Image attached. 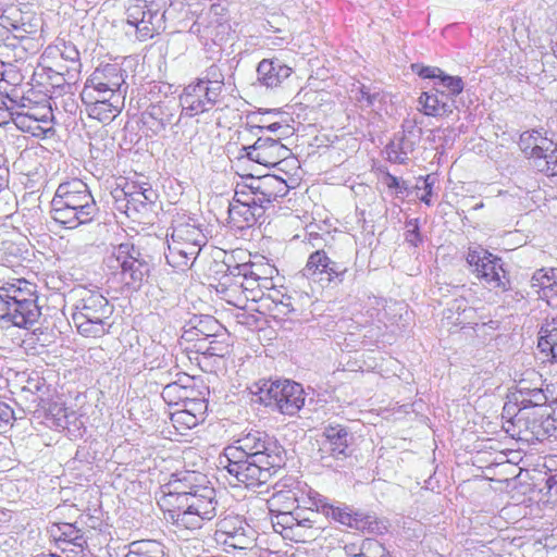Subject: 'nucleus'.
Returning <instances> with one entry per match:
<instances>
[{"instance_id":"43","label":"nucleus","mask_w":557,"mask_h":557,"mask_svg":"<svg viewBox=\"0 0 557 557\" xmlns=\"http://www.w3.org/2000/svg\"><path fill=\"white\" fill-rule=\"evenodd\" d=\"M271 113H275V110H270L265 112H255L249 114L247 116V122L245 126L246 129L255 136L265 135L264 129L269 124L268 120L265 119V115Z\"/></svg>"},{"instance_id":"28","label":"nucleus","mask_w":557,"mask_h":557,"mask_svg":"<svg viewBox=\"0 0 557 557\" xmlns=\"http://www.w3.org/2000/svg\"><path fill=\"white\" fill-rule=\"evenodd\" d=\"M26 301V299H36L35 285L27 281L18 280L16 283H8L0 287V300Z\"/></svg>"},{"instance_id":"45","label":"nucleus","mask_w":557,"mask_h":557,"mask_svg":"<svg viewBox=\"0 0 557 557\" xmlns=\"http://www.w3.org/2000/svg\"><path fill=\"white\" fill-rule=\"evenodd\" d=\"M437 84L447 90L446 95H449L451 99H455V97L461 94L465 88V84L461 77L451 76L445 74L444 72Z\"/></svg>"},{"instance_id":"2","label":"nucleus","mask_w":557,"mask_h":557,"mask_svg":"<svg viewBox=\"0 0 557 557\" xmlns=\"http://www.w3.org/2000/svg\"><path fill=\"white\" fill-rule=\"evenodd\" d=\"M164 488L159 505L164 519L178 530H198L205 520L216 516V493L206 475L195 471L175 473Z\"/></svg>"},{"instance_id":"27","label":"nucleus","mask_w":557,"mask_h":557,"mask_svg":"<svg viewBox=\"0 0 557 557\" xmlns=\"http://www.w3.org/2000/svg\"><path fill=\"white\" fill-rule=\"evenodd\" d=\"M51 534L58 542L73 545L72 550L76 554L83 553L87 546V540L84 533L76 525L71 523H60L52 528Z\"/></svg>"},{"instance_id":"50","label":"nucleus","mask_w":557,"mask_h":557,"mask_svg":"<svg viewBox=\"0 0 557 557\" xmlns=\"http://www.w3.org/2000/svg\"><path fill=\"white\" fill-rule=\"evenodd\" d=\"M261 268H262V265H256L255 263L236 264L231 270V274L234 277H236V278L240 277L242 280L259 277V276H262Z\"/></svg>"},{"instance_id":"60","label":"nucleus","mask_w":557,"mask_h":557,"mask_svg":"<svg viewBox=\"0 0 557 557\" xmlns=\"http://www.w3.org/2000/svg\"><path fill=\"white\" fill-rule=\"evenodd\" d=\"M385 184L388 188H394L398 193H404L408 188L406 182L400 181L398 177H396L389 173H387V175H386Z\"/></svg>"},{"instance_id":"25","label":"nucleus","mask_w":557,"mask_h":557,"mask_svg":"<svg viewBox=\"0 0 557 557\" xmlns=\"http://www.w3.org/2000/svg\"><path fill=\"white\" fill-rule=\"evenodd\" d=\"M124 201L123 206L124 211L127 215H131L132 212H143L148 209V206L152 205L157 199L156 191L151 188H137L136 186L127 187L123 189ZM122 209V206H119Z\"/></svg>"},{"instance_id":"55","label":"nucleus","mask_w":557,"mask_h":557,"mask_svg":"<svg viewBox=\"0 0 557 557\" xmlns=\"http://www.w3.org/2000/svg\"><path fill=\"white\" fill-rule=\"evenodd\" d=\"M13 121L15 125L22 131H29L32 129V123H36L38 119L34 117L28 111H18L16 109L14 112Z\"/></svg>"},{"instance_id":"54","label":"nucleus","mask_w":557,"mask_h":557,"mask_svg":"<svg viewBox=\"0 0 557 557\" xmlns=\"http://www.w3.org/2000/svg\"><path fill=\"white\" fill-rule=\"evenodd\" d=\"M207 401L202 398H196L195 400H189L186 405L182 406V409L188 413L194 414L196 418L200 420H205V416L207 412Z\"/></svg>"},{"instance_id":"39","label":"nucleus","mask_w":557,"mask_h":557,"mask_svg":"<svg viewBox=\"0 0 557 557\" xmlns=\"http://www.w3.org/2000/svg\"><path fill=\"white\" fill-rule=\"evenodd\" d=\"M535 169L544 173L550 184L557 187V149L535 162Z\"/></svg>"},{"instance_id":"11","label":"nucleus","mask_w":557,"mask_h":557,"mask_svg":"<svg viewBox=\"0 0 557 557\" xmlns=\"http://www.w3.org/2000/svg\"><path fill=\"white\" fill-rule=\"evenodd\" d=\"M242 157L264 166H275L286 160L290 150L281 141V136L259 135L249 146H243Z\"/></svg>"},{"instance_id":"47","label":"nucleus","mask_w":557,"mask_h":557,"mask_svg":"<svg viewBox=\"0 0 557 557\" xmlns=\"http://www.w3.org/2000/svg\"><path fill=\"white\" fill-rule=\"evenodd\" d=\"M224 532L230 535L231 545L236 548H248L255 542V532L252 530H250V535L246 534L243 528L235 529L233 532L224 530Z\"/></svg>"},{"instance_id":"24","label":"nucleus","mask_w":557,"mask_h":557,"mask_svg":"<svg viewBox=\"0 0 557 557\" xmlns=\"http://www.w3.org/2000/svg\"><path fill=\"white\" fill-rule=\"evenodd\" d=\"M268 209L230 203L228 207V224L232 228L243 231L255 225Z\"/></svg>"},{"instance_id":"63","label":"nucleus","mask_w":557,"mask_h":557,"mask_svg":"<svg viewBox=\"0 0 557 557\" xmlns=\"http://www.w3.org/2000/svg\"><path fill=\"white\" fill-rule=\"evenodd\" d=\"M433 184H434V182L431 181V176L428 175L424 178V190H425V194L423 196H421V198H420V200L422 202H424L425 205H428V206L431 205V196H432Z\"/></svg>"},{"instance_id":"8","label":"nucleus","mask_w":557,"mask_h":557,"mask_svg":"<svg viewBox=\"0 0 557 557\" xmlns=\"http://www.w3.org/2000/svg\"><path fill=\"white\" fill-rule=\"evenodd\" d=\"M467 262L473 268L476 277L491 289L498 288L504 292L509 288V280L499 257L478 246L469 248Z\"/></svg>"},{"instance_id":"37","label":"nucleus","mask_w":557,"mask_h":557,"mask_svg":"<svg viewBox=\"0 0 557 557\" xmlns=\"http://www.w3.org/2000/svg\"><path fill=\"white\" fill-rule=\"evenodd\" d=\"M196 347L197 351L206 357H224L228 354V345L224 341H219L218 336L198 338Z\"/></svg>"},{"instance_id":"9","label":"nucleus","mask_w":557,"mask_h":557,"mask_svg":"<svg viewBox=\"0 0 557 557\" xmlns=\"http://www.w3.org/2000/svg\"><path fill=\"white\" fill-rule=\"evenodd\" d=\"M348 272L347 262L331 259L324 249H317L310 253L301 271L302 276L309 281L326 285L342 284Z\"/></svg>"},{"instance_id":"33","label":"nucleus","mask_w":557,"mask_h":557,"mask_svg":"<svg viewBox=\"0 0 557 557\" xmlns=\"http://www.w3.org/2000/svg\"><path fill=\"white\" fill-rule=\"evenodd\" d=\"M276 515L272 518L274 530L285 537L294 540V528L296 527V509H275Z\"/></svg>"},{"instance_id":"10","label":"nucleus","mask_w":557,"mask_h":557,"mask_svg":"<svg viewBox=\"0 0 557 557\" xmlns=\"http://www.w3.org/2000/svg\"><path fill=\"white\" fill-rule=\"evenodd\" d=\"M124 75L117 64H104L97 67L88 77L82 91V98H91L95 95L110 96V94L125 95L126 89L122 90L124 85Z\"/></svg>"},{"instance_id":"44","label":"nucleus","mask_w":557,"mask_h":557,"mask_svg":"<svg viewBox=\"0 0 557 557\" xmlns=\"http://www.w3.org/2000/svg\"><path fill=\"white\" fill-rule=\"evenodd\" d=\"M18 78L13 64L0 61V95L8 94L7 86L14 85Z\"/></svg>"},{"instance_id":"40","label":"nucleus","mask_w":557,"mask_h":557,"mask_svg":"<svg viewBox=\"0 0 557 557\" xmlns=\"http://www.w3.org/2000/svg\"><path fill=\"white\" fill-rule=\"evenodd\" d=\"M296 502L297 497L295 492L290 490L277 491L273 493L272 497L269 500L270 510L274 512L275 509L278 508H281L282 510L294 509Z\"/></svg>"},{"instance_id":"29","label":"nucleus","mask_w":557,"mask_h":557,"mask_svg":"<svg viewBox=\"0 0 557 557\" xmlns=\"http://www.w3.org/2000/svg\"><path fill=\"white\" fill-rule=\"evenodd\" d=\"M414 146L416 141L410 136L404 134L401 138L386 146L387 159L394 163L403 164L409 159V154L414 150Z\"/></svg>"},{"instance_id":"41","label":"nucleus","mask_w":557,"mask_h":557,"mask_svg":"<svg viewBox=\"0 0 557 557\" xmlns=\"http://www.w3.org/2000/svg\"><path fill=\"white\" fill-rule=\"evenodd\" d=\"M186 394V384L172 382L166 384L161 393L163 400L170 406H180Z\"/></svg>"},{"instance_id":"62","label":"nucleus","mask_w":557,"mask_h":557,"mask_svg":"<svg viewBox=\"0 0 557 557\" xmlns=\"http://www.w3.org/2000/svg\"><path fill=\"white\" fill-rule=\"evenodd\" d=\"M405 240L413 247H418L423 243V237L419 230H406Z\"/></svg>"},{"instance_id":"13","label":"nucleus","mask_w":557,"mask_h":557,"mask_svg":"<svg viewBox=\"0 0 557 557\" xmlns=\"http://www.w3.org/2000/svg\"><path fill=\"white\" fill-rule=\"evenodd\" d=\"M203 84V82L198 83L196 81L187 85L180 96L182 112L190 117L209 112L220 100V96L214 91L215 89Z\"/></svg>"},{"instance_id":"49","label":"nucleus","mask_w":557,"mask_h":557,"mask_svg":"<svg viewBox=\"0 0 557 557\" xmlns=\"http://www.w3.org/2000/svg\"><path fill=\"white\" fill-rule=\"evenodd\" d=\"M356 100L361 103V106L372 107L376 101L382 100V96L379 90H372L366 85H360L356 91Z\"/></svg>"},{"instance_id":"35","label":"nucleus","mask_w":557,"mask_h":557,"mask_svg":"<svg viewBox=\"0 0 557 557\" xmlns=\"http://www.w3.org/2000/svg\"><path fill=\"white\" fill-rule=\"evenodd\" d=\"M197 256L193 251L178 250L176 245H168L165 252L166 262L178 271L188 270L195 262Z\"/></svg>"},{"instance_id":"14","label":"nucleus","mask_w":557,"mask_h":557,"mask_svg":"<svg viewBox=\"0 0 557 557\" xmlns=\"http://www.w3.org/2000/svg\"><path fill=\"white\" fill-rule=\"evenodd\" d=\"M40 309L36 299L26 301L0 300V322L2 326H17L28 329L34 325L40 317Z\"/></svg>"},{"instance_id":"20","label":"nucleus","mask_w":557,"mask_h":557,"mask_svg":"<svg viewBox=\"0 0 557 557\" xmlns=\"http://www.w3.org/2000/svg\"><path fill=\"white\" fill-rule=\"evenodd\" d=\"M530 286L539 298L557 309V269L542 268L536 270L530 280Z\"/></svg>"},{"instance_id":"32","label":"nucleus","mask_w":557,"mask_h":557,"mask_svg":"<svg viewBox=\"0 0 557 557\" xmlns=\"http://www.w3.org/2000/svg\"><path fill=\"white\" fill-rule=\"evenodd\" d=\"M537 347L542 352H549L557 362V317L542 326Z\"/></svg>"},{"instance_id":"59","label":"nucleus","mask_w":557,"mask_h":557,"mask_svg":"<svg viewBox=\"0 0 557 557\" xmlns=\"http://www.w3.org/2000/svg\"><path fill=\"white\" fill-rule=\"evenodd\" d=\"M168 245H171V246L176 245L178 250H186L189 252L193 251V255H196V256H198L201 250V247H197L190 243L188 244L187 242L185 243L180 239L172 238V237H171V239H168Z\"/></svg>"},{"instance_id":"5","label":"nucleus","mask_w":557,"mask_h":557,"mask_svg":"<svg viewBox=\"0 0 557 557\" xmlns=\"http://www.w3.org/2000/svg\"><path fill=\"white\" fill-rule=\"evenodd\" d=\"M289 186L286 181L273 175L251 176L244 184H238L230 203L269 209L278 198L287 195Z\"/></svg>"},{"instance_id":"16","label":"nucleus","mask_w":557,"mask_h":557,"mask_svg":"<svg viewBox=\"0 0 557 557\" xmlns=\"http://www.w3.org/2000/svg\"><path fill=\"white\" fill-rule=\"evenodd\" d=\"M99 212L95 199H85V203L75 205L51 212L52 219L67 228H76L79 225L88 224L94 221Z\"/></svg>"},{"instance_id":"31","label":"nucleus","mask_w":557,"mask_h":557,"mask_svg":"<svg viewBox=\"0 0 557 557\" xmlns=\"http://www.w3.org/2000/svg\"><path fill=\"white\" fill-rule=\"evenodd\" d=\"M171 237L185 243L187 242L188 244L190 243L197 247H202L207 243V238L202 233V230L190 223H178L173 226Z\"/></svg>"},{"instance_id":"18","label":"nucleus","mask_w":557,"mask_h":557,"mask_svg":"<svg viewBox=\"0 0 557 557\" xmlns=\"http://www.w3.org/2000/svg\"><path fill=\"white\" fill-rule=\"evenodd\" d=\"M423 114L434 117H444L450 115L456 109V101L449 95L437 87L430 91H423L419 99Z\"/></svg>"},{"instance_id":"48","label":"nucleus","mask_w":557,"mask_h":557,"mask_svg":"<svg viewBox=\"0 0 557 557\" xmlns=\"http://www.w3.org/2000/svg\"><path fill=\"white\" fill-rule=\"evenodd\" d=\"M533 137L535 145V162L540 158H544V156H547L553 150H556L557 147L554 144V141L545 136L540 131L533 129Z\"/></svg>"},{"instance_id":"38","label":"nucleus","mask_w":557,"mask_h":557,"mask_svg":"<svg viewBox=\"0 0 557 557\" xmlns=\"http://www.w3.org/2000/svg\"><path fill=\"white\" fill-rule=\"evenodd\" d=\"M198 83L203 82L205 86L214 88L215 94L221 96L224 87V74L219 65H210L203 73V76L197 79Z\"/></svg>"},{"instance_id":"36","label":"nucleus","mask_w":557,"mask_h":557,"mask_svg":"<svg viewBox=\"0 0 557 557\" xmlns=\"http://www.w3.org/2000/svg\"><path fill=\"white\" fill-rule=\"evenodd\" d=\"M270 284L268 276L244 278L239 282V287L245 294L246 300L258 301L263 296L262 288H268Z\"/></svg>"},{"instance_id":"26","label":"nucleus","mask_w":557,"mask_h":557,"mask_svg":"<svg viewBox=\"0 0 557 557\" xmlns=\"http://www.w3.org/2000/svg\"><path fill=\"white\" fill-rule=\"evenodd\" d=\"M323 436L325 441L323 447L334 457L346 456L349 446V433L346 426L330 423L324 428Z\"/></svg>"},{"instance_id":"30","label":"nucleus","mask_w":557,"mask_h":557,"mask_svg":"<svg viewBox=\"0 0 557 557\" xmlns=\"http://www.w3.org/2000/svg\"><path fill=\"white\" fill-rule=\"evenodd\" d=\"M125 557H168L164 546L156 540L134 541L128 545Z\"/></svg>"},{"instance_id":"7","label":"nucleus","mask_w":557,"mask_h":557,"mask_svg":"<svg viewBox=\"0 0 557 557\" xmlns=\"http://www.w3.org/2000/svg\"><path fill=\"white\" fill-rule=\"evenodd\" d=\"M261 400L274 406L281 413L294 416L305 405V392L299 383L284 380L264 383L260 388Z\"/></svg>"},{"instance_id":"12","label":"nucleus","mask_w":557,"mask_h":557,"mask_svg":"<svg viewBox=\"0 0 557 557\" xmlns=\"http://www.w3.org/2000/svg\"><path fill=\"white\" fill-rule=\"evenodd\" d=\"M313 504L318 506V510H321L325 517L331 518L343 525L359 531L375 532L379 530V522L372 515L354 511L350 507L344 504L337 506L330 504L321 496H319Z\"/></svg>"},{"instance_id":"4","label":"nucleus","mask_w":557,"mask_h":557,"mask_svg":"<svg viewBox=\"0 0 557 557\" xmlns=\"http://www.w3.org/2000/svg\"><path fill=\"white\" fill-rule=\"evenodd\" d=\"M108 265L119 270L120 280L128 290L136 292L147 282L151 265L148 257L133 244L123 243L113 247Z\"/></svg>"},{"instance_id":"58","label":"nucleus","mask_w":557,"mask_h":557,"mask_svg":"<svg viewBox=\"0 0 557 557\" xmlns=\"http://www.w3.org/2000/svg\"><path fill=\"white\" fill-rule=\"evenodd\" d=\"M288 128H289L288 125H283L280 122H271L267 125L264 132L272 133L275 135V137L281 136V140H282L283 137L287 136Z\"/></svg>"},{"instance_id":"34","label":"nucleus","mask_w":557,"mask_h":557,"mask_svg":"<svg viewBox=\"0 0 557 557\" xmlns=\"http://www.w3.org/2000/svg\"><path fill=\"white\" fill-rule=\"evenodd\" d=\"M547 401V397L541 388H532L530 398L521 399V407L518 409V412L513 417V423L520 424L522 421L529 419L528 409L529 408H540L543 407Z\"/></svg>"},{"instance_id":"56","label":"nucleus","mask_w":557,"mask_h":557,"mask_svg":"<svg viewBox=\"0 0 557 557\" xmlns=\"http://www.w3.org/2000/svg\"><path fill=\"white\" fill-rule=\"evenodd\" d=\"M61 57L72 63L73 71H79V52L74 46L64 45V49L61 51Z\"/></svg>"},{"instance_id":"21","label":"nucleus","mask_w":557,"mask_h":557,"mask_svg":"<svg viewBox=\"0 0 557 557\" xmlns=\"http://www.w3.org/2000/svg\"><path fill=\"white\" fill-rule=\"evenodd\" d=\"M88 100H90L88 106L89 116L100 122L112 121L120 114L124 106V96L121 94H110V96L102 97L94 94V97L88 98Z\"/></svg>"},{"instance_id":"42","label":"nucleus","mask_w":557,"mask_h":557,"mask_svg":"<svg viewBox=\"0 0 557 557\" xmlns=\"http://www.w3.org/2000/svg\"><path fill=\"white\" fill-rule=\"evenodd\" d=\"M171 421L173 426L181 433H183V431L190 430L202 422V420L184 411L182 408L171 414Z\"/></svg>"},{"instance_id":"22","label":"nucleus","mask_w":557,"mask_h":557,"mask_svg":"<svg viewBox=\"0 0 557 557\" xmlns=\"http://www.w3.org/2000/svg\"><path fill=\"white\" fill-rule=\"evenodd\" d=\"M293 70L277 58L263 59L257 66V82L267 88L278 87Z\"/></svg>"},{"instance_id":"1","label":"nucleus","mask_w":557,"mask_h":557,"mask_svg":"<svg viewBox=\"0 0 557 557\" xmlns=\"http://www.w3.org/2000/svg\"><path fill=\"white\" fill-rule=\"evenodd\" d=\"M284 455L283 446L274 436L251 430L224 448L219 466L238 484L255 488L270 481L284 465Z\"/></svg>"},{"instance_id":"3","label":"nucleus","mask_w":557,"mask_h":557,"mask_svg":"<svg viewBox=\"0 0 557 557\" xmlns=\"http://www.w3.org/2000/svg\"><path fill=\"white\" fill-rule=\"evenodd\" d=\"M72 319L78 333L86 337H102L111 329L113 307L98 290L85 287L76 290Z\"/></svg>"},{"instance_id":"15","label":"nucleus","mask_w":557,"mask_h":557,"mask_svg":"<svg viewBox=\"0 0 557 557\" xmlns=\"http://www.w3.org/2000/svg\"><path fill=\"white\" fill-rule=\"evenodd\" d=\"M85 199H95L88 186L82 180L74 178L61 183L51 201V212L85 203Z\"/></svg>"},{"instance_id":"61","label":"nucleus","mask_w":557,"mask_h":557,"mask_svg":"<svg viewBox=\"0 0 557 557\" xmlns=\"http://www.w3.org/2000/svg\"><path fill=\"white\" fill-rule=\"evenodd\" d=\"M13 418L12 408L3 401H0V428L10 423Z\"/></svg>"},{"instance_id":"6","label":"nucleus","mask_w":557,"mask_h":557,"mask_svg":"<svg viewBox=\"0 0 557 557\" xmlns=\"http://www.w3.org/2000/svg\"><path fill=\"white\" fill-rule=\"evenodd\" d=\"M165 0H126V22L145 41L165 30Z\"/></svg>"},{"instance_id":"52","label":"nucleus","mask_w":557,"mask_h":557,"mask_svg":"<svg viewBox=\"0 0 557 557\" xmlns=\"http://www.w3.org/2000/svg\"><path fill=\"white\" fill-rule=\"evenodd\" d=\"M535 145L533 131L523 132L520 135L519 147L521 151L530 159L533 160V165L535 166Z\"/></svg>"},{"instance_id":"19","label":"nucleus","mask_w":557,"mask_h":557,"mask_svg":"<svg viewBox=\"0 0 557 557\" xmlns=\"http://www.w3.org/2000/svg\"><path fill=\"white\" fill-rule=\"evenodd\" d=\"M228 25L222 21L218 5H211L210 10L198 16L190 26L189 32L206 40L215 42L221 39L220 35L224 34Z\"/></svg>"},{"instance_id":"57","label":"nucleus","mask_w":557,"mask_h":557,"mask_svg":"<svg viewBox=\"0 0 557 557\" xmlns=\"http://www.w3.org/2000/svg\"><path fill=\"white\" fill-rule=\"evenodd\" d=\"M412 69L417 72V74L422 78H434L440 79L443 70H441L437 66H419V65H412Z\"/></svg>"},{"instance_id":"64","label":"nucleus","mask_w":557,"mask_h":557,"mask_svg":"<svg viewBox=\"0 0 557 557\" xmlns=\"http://www.w3.org/2000/svg\"><path fill=\"white\" fill-rule=\"evenodd\" d=\"M532 388L519 386L517 392L513 394V398L516 401V406L519 408L521 407V399L522 398H530Z\"/></svg>"},{"instance_id":"51","label":"nucleus","mask_w":557,"mask_h":557,"mask_svg":"<svg viewBox=\"0 0 557 557\" xmlns=\"http://www.w3.org/2000/svg\"><path fill=\"white\" fill-rule=\"evenodd\" d=\"M457 311L458 318L456 319L457 324H467L470 323V319L472 314L474 313L473 308L467 307L465 299H455L451 302V307L449 308V311Z\"/></svg>"},{"instance_id":"46","label":"nucleus","mask_w":557,"mask_h":557,"mask_svg":"<svg viewBox=\"0 0 557 557\" xmlns=\"http://www.w3.org/2000/svg\"><path fill=\"white\" fill-rule=\"evenodd\" d=\"M24 107V104L18 106L16 99L9 94H5L4 97H0V124L13 120L15 110L23 109Z\"/></svg>"},{"instance_id":"53","label":"nucleus","mask_w":557,"mask_h":557,"mask_svg":"<svg viewBox=\"0 0 557 557\" xmlns=\"http://www.w3.org/2000/svg\"><path fill=\"white\" fill-rule=\"evenodd\" d=\"M219 323L215 319L207 317L205 320H200L197 325L194 326L196 335H202V337H213L215 331L219 329Z\"/></svg>"},{"instance_id":"23","label":"nucleus","mask_w":557,"mask_h":557,"mask_svg":"<svg viewBox=\"0 0 557 557\" xmlns=\"http://www.w3.org/2000/svg\"><path fill=\"white\" fill-rule=\"evenodd\" d=\"M321 510L296 509V527L294 528V540L296 542H309L315 540L322 528L318 524Z\"/></svg>"},{"instance_id":"17","label":"nucleus","mask_w":557,"mask_h":557,"mask_svg":"<svg viewBox=\"0 0 557 557\" xmlns=\"http://www.w3.org/2000/svg\"><path fill=\"white\" fill-rule=\"evenodd\" d=\"M180 107L181 106L174 100H165L151 104L143 113V122L157 135L165 131L169 125L174 124Z\"/></svg>"}]
</instances>
